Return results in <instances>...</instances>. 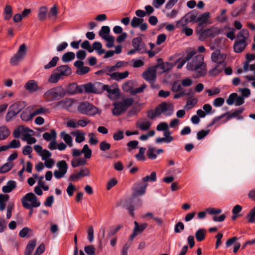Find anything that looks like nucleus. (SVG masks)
<instances>
[{
    "mask_svg": "<svg viewBox=\"0 0 255 255\" xmlns=\"http://www.w3.org/2000/svg\"><path fill=\"white\" fill-rule=\"evenodd\" d=\"M206 64L203 62V57L202 55L196 56L192 62H188L186 68L188 70L194 71L193 77L198 78L206 75Z\"/></svg>",
    "mask_w": 255,
    "mask_h": 255,
    "instance_id": "obj_1",
    "label": "nucleus"
},
{
    "mask_svg": "<svg viewBox=\"0 0 255 255\" xmlns=\"http://www.w3.org/2000/svg\"><path fill=\"white\" fill-rule=\"evenodd\" d=\"M21 203L24 208L29 210V216H30L33 213L32 208L38 207L41 204L36 196L32 192L25 194L21 199Z\"/></svg>",
    "mask_w": 255,
    "mask_h": 255,
    "instance_id": "obj_2",
    "label": "nucleus"
},
{
    "mask_svg": "<svg viewBox=\"0 0 255 255\" xmlns=\"http://www.w3.org/2000/svg\"><path fill=\"white\" fill-rule=\"evenodd\" d=\"M133 102L134 100L132 98L124 99L122 101H115L113 103L114 108L112 110V114L116 116L121 115L131 107Z\"/></svg>",
    "mask_w": 255,
    "mask_h": 255,
    "instance_id": "obj_3",
    "label": "nucleus"
},
{
    "mask_svg": "<svg viewBox=\"0 0 255 255\" xmlns=\"http://www.w3.org/2000/svg\"><path fill=\"white\" fill-rule=\"evenodd\" d=\"M71 69L68 65H61L56 68L55 73L52 74L49 78V82L56 83L64 76H68L71 74Z\"/></svg>",
    "mask_w": 255,
    "mask_h": 255,
    "instance_id": "obj_4",
    "label": "nucleus"
},
{
    "mask_svg": "<svg viewBox=\"0 0 255 255\" xmlns=\"http://www.w3.org/2000/svg\"><path fill=\"white\" fill-rule=\"evenodd\" d=\"M66 94V90L61 86H57L47 91L44 96L49 101L59 100Z\"/></svg>",
    "mask_w": 255,
    "mask_h": 255,
    "instance_id": "obj_5",
    "label": "nucleus"
},
{
    "mask_svg": "<svg viewBox=\"0 0 255 255\" xmlns=\"http://www.w3.org/2000/svg\"><path fill=\"white\" fill-rule=\"evenodd\" d=\"M220 30L219 28L212 27L208 29H203V26L197 27L196 33L199 35L200 40L203 41L209 37L213 38L220 33Z\"/></svg>",
    "mask_w": 255,
    "mask_h": 255,
    "instance_id": "obj_6",
    "label": "nucleus"
},
{
    "mask_svg": "<svg viewBox=\"0 0 255 255\" xmlns=\"http://www.w3.org/2000/svg\"><path fill=\"white\" fill-rule=\"evenodd\" d=\"M79 113L83 115L93 116L98 113V108L88 102H80L77 107Z\"/></svg>",
    "mask_w": 255,
    "mask_h": 255,
    "instance_id": "obj_7",
    "label": "nucleus"
},
{
    "mask_svg": "<svg viewBox=\"0 0 255 255\" xmlns=\"http://www.w3.org/2000/svg\"><path fill=\"white\" fill-rule=\"evenodd\" d=\"M147 184L142 183L140 182L137 183L136 185L133 187V192L132 194V198L128 200V201L129 202L132 200L136 199L139 203L140 202V199L138 198V196L143 195L146 191Z\"/></svg>",
    "mask_w": 255,
    "mask_h": 255,
    "instance_id": "obj_8",
    "label": "nucleus"
},
{
    "mask_svg": "<svg viewBox=\"0 0 255 255\" xmlns=\"http://www.w3.org/2000/svg\"><path fill=\"white\" fill-rule=\"evenodd\" d=\"M173 111V106L171 104L167 105L166 102H162L155 108L154 113L157 116H159L161 113L166 116H170L172 115Z\"/></svg>",
    "mask_w": 255,
    "mask_h": 255,
    "instance_id": "obj_9",
    "label": "nucleus"
},
{
    "mask_svg": "<svg viewBox=\"0 0 255 255\" xmlns=\"http://www.w3.org/2000/svg\"><path fill=\"white\" fill-rule=\"evenodd\" d=\"M226 103L229 105H233L235 103L236 106H239L245 103V99L242 96H238L236 93H233L230 95L226 100Z\"/></svg>",
    "mask_w": 255,
    "mask_h": 255,
    "instance_id": "obj_10",
    "label": "nucleus"
},
{
    "mask_svg": "<svg viewBox=\"0 0 255 255\" xmlns=\"http://www.w3.org/2000/svg\"><path fill=\"white\" fill-rule=\"evenodd\" d=\"M143 78L150 83H154L156 79V70L155 67H149L142 74Z\"/></svg>",
    "mask_w": 255,
    "mask_h": 255,
    "instance_id": "obj_11",
    "label": "nucleus"
},
{
    "mask_svg": "<svg viewBox=\"0 0 255 255\" xmlns=\"http://www.w3.org/2000/svg\"><path fill=\"white\" fill-rule=\"evenodd\" d=\"M27 49H19L17 53L10 58V63L12 65H16L24 58L27 53Z\"/></svg>",
    "mask_w": 255,
    "mask_h": 255,
    "instance_id": "obj_12",
    "label": "nucleus"
},
{
    "mask_svg": "<svg viewBox=\"0 0 255 255\" xmlns=\"http://www.w3.org/2000/svg\"><path fill=\"white\" fill-rule=\"evenodd\" d=\"M24 87L30 93H33L42 90V88L38 85V82L34 80L28 81L25 83Z\"/></svg>",
    "mask_w": 255,
    "mask_h": 255,
    "instance_id": "obj_13",
    "label": "nucleus"
},
{
    "mask_svg": "<svg viewBox=\"0 0 255 255\" xmlns=\"http://www.w3.org/2000/svg\"><path fill=\"white\" fill-rule=\"evenodd\" d=\"M157 64L154 66L156 69H161L160 73H163L172 69L173 65L169 62H163L162 59L158 58L157 60Z\"/></svg>",
    "mask_w": 255,
    "mask_h": 255,
    "instance_id": "obj_14",
    "label": "nucleus"
},
{
    "mask_svg": "<svg viewBox=\"0 0 255 255\" xmlns=\"http://www.w3.org/2000/svg\"><path fill=\"white\" fill-rule=\"evenodd\" d=\"M83 91L82 85L79 86L75 83L70 84L66 90V93L70 95H74L77 93H82Z\"/></svg>",
    "mask_w": 255,
    "mask_h": 255,
    "instance_id": "obj_15",
    "label": "nucleus"
},
{
    "mask_svg": "<svg viewBox=\"0 0 255 255\" xmlns=\"http://www.w3.org/2000/svg\"><path fill=\"white\" fill-rule=\"evenodd\" d=\"M26 102L24 101H18L11 105L9 108L10 110H12L17 115L26 106Z\"/></svg>",
    "mask_w": 255,
    "mask_h": 255,
    "instance_id": "obj_16",
    "label": "nucleus"
},
{
    "mask_svg": "<svg viewBox=\"0 0 255 255\" xmlns=\"http://www.w3.org/2000/svg\"><path fill=\"white\" fill-rule=\"evenodd\" d=\"M226 58V55L220 53V50L217 49L212 54L211 56L212 60L213 62L217 63H222L224 62Z\"/></svg>",
    "mask_w": 255,
    "mask_h": 255,
    "instance_id": "obj_17",
    "label": "nucleus"
},
{
    "mask_svg": "<svg viewBox=\"0 0 255 255\" xmlns=\"http://www.w3.org/2000/svg\"><path fill=\"white\" fill-rule=\"evenodd\" d=\"M139 36L134 38L132 40V46L133 48H146L145 44L143 41L141 36L142 34H139Z\"/></svg>",
    "mask_w": 255,
    "mask_h": 255,
    "instance_id": "obj_18",
    "label": "nucleus"
},
{
    "mask_svg": "<svg viewBox=\"0 0 255 255\" xmlns=\"http://www.w3.org/2000/svg\"><path fill=\"white\" fill-rule=\"evenodd\" d=\"M210 15L209 12H206L198 16L196 19V21L198 22L197 27H202L204 24H206Z\"/></svg>",
    "mask_w": 255,
    "mask_h": 255,
    "instance_id": "obj_19",
    "label": "nucleus"
},
{
    "mask_svg": "<svg viewBox=\"0 0 255 255\" xmlns=\"http://www.w3.org/2000/svg\"><path fill=\"white\" fill-rule=\"evenodd\" d=\"M16 187V183L13 180L8 181L6 185L3 186L2 188V191L5 193H7L11 192Z\"/></svg>",
    "mask_w": 255,
    "mask_h": 255,
    "instance_id": "obj_20",
    "label": "nucleus"
},
{
    "mask_svg": "<svg viewBox=\"0 0 255 255\" xmlns=\"http://www.w3.org/2000/svg\"><path fill=\"white\" fill-rule=\"evenodd\" d=\"M107 88H105V91H107L109 94L108 95V97L112 99V96H114L115 97H119L120 96V89L118 88H111V86H109L108 85H106Z\"/></svg>",
    "mask_w": 255,
    "mask_h": 255,
    "instance_id": "obj_21",
    "label": "nucleus"
},
{
    "mask_svg": "<svg viewBox=\"0 0 255 255\" xmlns=\"http://www.w3.org/2000/svg\"><path fill=\"white\" fill-rule=\"evenodd\" d=\"M73 100L72 99H66L59 101L57 103V106H60L62 108L69 110L72 106L73 103Z\"/></svg>",
    "mask_w": 255,
    "mask_h": 255,
    "instance_id": "obj_22",
    "label": "nucleus"
},
{
    "mask_svg": "<svg viewBox=\"0 0 255 255\" xmlns=\"http://www.w3.org/2000/svg\"><path fill=\"white\" fill-rule=\"evenodd\" d=\"M226 64L224 62H223L222 63H218L215 67L209 71L210 75L213 76L218 74L223 70Z\"/></svg>",
    "mask_w": 255,
    "mask_h": 255,
    "instance_id": "obj_23",
    "label": "nucleus"
},
{
    "mask_svg": "<svg viewBox=\"0 0 255 255\" xmlns=\"http://www.w3.org/2000/svg\"><path fill=\"white\" fill-rule=\"evenodd\" d=\"M198 15V11L194 9L188 13H187L185 15V17H186L188 21L189 22H197L196 19L197 18V16Z\"/></svg>",
    "mask_w": 255,
    "mask_h": 255,
    "instance_id": "obj_24",
    "label": "nucleus"
},
{
    "mask_svg": "<svg viewBox=\"0 0 255 255\" xmlns=\"http://www.w3.org/2000/svg\"><path fill=\"white\" fill-rule=\"evenodd\" d=\"M51 133L46 132L43 134V138L46 141H50L52 139H55L57 136L56 130L54 129H52L50 130Z\"/></svg>",
    "mask_w": 255,
    "mask_h": 255,
    "instance_id": "obj_25",
    "label": "nucleus"
},
{
    "mask_svg": "<svg viewBox=\"0 0 255 255\" xmlns=\"http://www.w3.org/2000/svg\"><path fill=\"white\" fill-rule=\"evenodd\" d=\"M35 246L36 241L35 240L30 241L26 247L24 253L25 255H31Z\"/></svg>",
    "mask_w": 255,
    "mask_h": 255,
    "instance_id": "obj_26",
    "label": "nucleus"
},
{
    "mask_svg": "<svg viewBox=\"0 0 255 255\" xmlns=\"http://www.w3.org/2000/svg\"><path fill=\"white\" fill-rule=\"evenodd\" d=\"M206 230L205 229H199L195 233V238L197 241L201 242L205 239Z\"/></svg>",
    "mask_w": 255,
    "mask_h": 255,
    "instance_id": "obj_27",
    "label": "nucleus"
},
{
    "mask_svg": "<svg viewBox=\"0 0 255 255\" xmlns=\"http://www.w3.org/2000/svg\"><path fill=\"white\" fill-rule=\"evenodd\" d=\"M94 84L96 94H102L105 91V88H107V85H104L101 82H95Z\"/></svg>",
    "mask_w": 255,
    "mask_h": 255,
    "instance_id": "obj_28",
    "label": "nucleus"
},
{
    "mask_svg": "<svg viewBox=\"0 0 255 255\" xmlns=\"http://www.w3.org/2000/svg\"><path fill=\"white\" fill-rule=\"evenodd\" d=\"M12 15V9L11 5L6 4L4 8V19L9 20Z\"/></svg>",
    "mask_w": 255,
    "mask_h": 255,
    "instance_id": "obj_29",
    "label": "nucleus"
},
{
    "mask_svg": "<svg viewBox=\"0 0 255 255\" xmlns=\"http://www.w3.org/2000/svg\"><path fill=\"white\" fill-rule=\"evenodd\" d=\"M94 83H88L82 85V88L85 90V93L96 94Z\"/></svg>",
    "mask_w": 255,
    "mask_h": 255,
    "instance_id": "obj_30",
    "label": "nucleus"
},
{
    "mask_svg": "<svg viewBox=\"0 0 255 255\" xmlns=\"http://www.w3.org/2000/svg\"><path fill=\"white\" fill-rule=\"evenodd\" d=\"M75 54L73 52H67L64 54L62 57V60L64 63L69 62L74 59Z\"/></svg>",
    "mask_w": 255,
    "mask_h": 255,
    "instance_id": "obj_31",
    "label": "nucleus"
},
{
    "mask_svg": "<svg viewBox=\"0 0 255 255\" xmlns=\"http://www.w3.org/2000/svg\"><path fill=\"white\" fill-rule=\"evenodd\" d=\"M10 134V130L5 126L0 127V140L6 139Z\"/></svg>",
    "mask_w": 255,
    "mask_h": 255,
    "instance_id": "obj_32",
    "label": "nucleus"
},
{
    "mask_svg": "<svg viewBox=\"0 0 255 255\" xmlns=\"http://www.w3.org/2000/svg\"><path fill=\"white\" fill-rule=\"evenodd\" d=\"M156 181V174L155 171H153L151 173L150 175H147L145 177L142 178L141 182L142 183L147 184L148 181L155 182Z\"/></svg>",
    "mask_w": 255,
    "mask_h": 255,
    "instance_id": "obj_33",
    "label": "nucleus"
},
{
    "mask_svg": "<svg viewBox=\"0 0 255 255\" xmlns=\"http://www.w3.org/2000/svg\"><path fill=\"white\" fill-rule=\"evenodd\" d=\"M86 163V160L83 158H79L78 159H73L71 161V165L73 168L84 165Z\"/></svg>",
    "mask_w": 255,
    "mask_h": 255,
    "instance_id": "obj_34",
    "label": "nucleus"
},
{
    "mask_svg": "<svg viewBox=\"0 0 255 255\" xmlns=\"http://www.w3.org/2000/svg\"><path fill=\"white\" fill-rule=\"evenodd\" d=\"M60 136L70 147L72 146V138L69 134L63 131L60 133Z\"/></svg>",
    "mask_w": 255,
    "mask_h": 255,
    "instance_id": "obj_35",
    "label": "nucleus"
},
{
    "mask_svg": "<svg viewBox=\"0 0 255 255\" xmlns=\"http://www.w3.org/2000/svg\"><path fill=\"white\" fill-rule=\"evenodd\" d=\"M48 9L46 6H43L39 8L38 17L40 20H44L46 17Z\"/></svg>",
    "mask_w": 255,
    "mask_h": 255,
    "instance_id": "obj_36",
    "label": "nucleus"
},
{
    "mask_svg": "<svg viewBox=\"0 0 255 255\" xmlns=\"http://www.w3.org/2000/svg\"><path fill=\"white\" fill-rule=\"evenodd\" d=\"M127 37L128 34L125 32L120 34V35L117 37L116 40V42L119 44L115 46L114 48H123V46L121 44L125 40Z\"/></svg>",
    "mask_w": 255,
    "mask_h": 255,
    "instance_id": "obj_37",
    "label": "nucleus"
},
{
    "mask_svg": "<svg viewBox=\"0 0 255 255\" xmlns=\"http://www.w3.org/2000/svg\"><path fill=\"white\" fill-rule=\"evenodd\" d=\"M122 227L121 225H118L116 228L111 227L107 235V239H109L114 236Z\"/></svg>",
    "mask_w": 255,
    "mask_h": 255,
    "instance_id": "obj_38",
    "label": "nucleus"
},
{
    "mask_svg": "<svg viewBox=\"0 0 255 255\" xmlns=\"http://www.w3.org/2000/svg\"><path fill=\"white\" fill-rule=\"evenodd\" d=\"M151 125V123L147 121H144L142 123H140L138 122L136 123V127L142 130L148 129L150 128Z\"/></svg>",
    "mask_w": 255,
    "mask_h": 255,
    "instance_id": "obj_39",
    "label": "nucleus"
},
{
    "mask_svg": "<svg viewBox=\"0 0 255 255\" xmlns=\"http://www.w3.org/2000/svg\"><path fill=\"white\" fill-rule=\"evenodd\" d=\"M223 115H225V117H226V119L224 123L233 118H238V119L239 120L243 119V117L242 116H240L238 113H236V111L232 114H230V112H227Z\"/></svg>",
    "mask_w": 255,
    "mask_h": 255,
    "instance_id": "obj_40",
    "label": "nucleus"
},
{
    "mask_svg": "<svg viewBox=\"0 0 255 255\" xmlns=\"http://www.w3.org/2000/svg\"><path fill=\"white\" fill-rule=\"evenodd\" d=\"M145 150L146 148L145 147H141L139 148L138 153L135 155V157L137 160L144 161L146 160V157L144 155Z\"/></svg>",
    "mask_w": 255,
    "mask_h": 255,
    "instance_id": "obj_41",
    "label": "nucleus"
},
{
    "mask_svg": "<svg viewBox=\"0 0 255 255\" xmlns=\"http://www.w3.org/2000/svg\"><path fill=\"white\" fill-rule=\"evenodd\" d=\"M103 39L105 40L107 43L106 45V47L108 48H112L115 47L114 46V42L115 40V37L112 35H110L108 36H103Z\"/></svg>",
    "mask_w": 255,
    "mask_h": 255,
    "instance_id": "obj_42",
    "label": "nucleus"
},
{
    "mask_svg": "<svg viewBox=\"0 0 255 255\" xmlns=\"http://www.w3.org/2000/svg\"><path fill=\"white\" fill-rule=\"evenodd\" d=\"M57 166L59 169V171L66 173L68 169V165L65 160H61L58 161L57 163Z\"/></svg>",
    "mask_w": 255,
    "mask_h": 255,
    "instance_id": "obj_43",
    "label": "nucleus"
},
{
    "mask_svg": "<svg viewBox=\"0 0 255 255\" xmlns=\"http://www.w3.org/2000/svg\"><path fill=\"white\" fill-rule=\"evenodd\" d=\"M13 163L7 162L0 167V173H5L9 171L13 167Z\"/></svg>",
    "mask_w": 255,
    "mask_h": 255,
    "instance_id": "obj_44",
    "label": "nucleus"
},
{
    "mask_svg": "<svg viewBox=\"0 0 255 255\" xmlns=\"http://www.w3.org/2000/svg\"><path fill=\"white\" fill-rule=\"evenodd\" d=\"M246 37L242 39H237L235 41L233 48H236V46H243V48H246L247 46Z\"/></svg>",
    "mask_w": 255,
    "mask_h": 255,
    "instance_id": "obj_45",
    "label": "nucleus"
},
{
    "mask_svg": "<svg viewBox=\"0 0 255 255\" xmlns=\"http://www.w3.org/2000/svg\"><path fill=\"white\" fill-rule=\"evenodd\" d=\"M156 149L154 147H149L147 150L146 154L148 158L151 160L155 159L157 157V155L155 153Z\"/></svg>",
    "mask_w": 255,
    "mask_h": 255,
    "instance_id": "obj_46",
    "label": "nucleus"
},
{
    "mask_svg": "<svg viewBox=\"0 0 255 255\" xmlns=\"http://www.w3.org/2000/svg\"><path fill=\"white\" fill-rule=\"evenodd\" d=\"M82 153L84 154L85 158L89 159L92 155V150L87 144H85L81 150Z\"/></svg>",
    "mask_w": 255,
    "mask_h": 255,
    "instance_id": "obj_47",
    "label": "nucleus"
},
{
    "mask_svg": "<svg viewBox=\"0 0 255 255\" xmlns=\"http://www.w3.org/2000/svg\"><path fill=\"white\" fill-rule=\"evenodd\" d=\"M132 198V195L129 197V198H127L126 200H125V203L124 204V207H126L127 206H128V205H132L133 206H140L142 204V201L140 199V202L139 203L136 199H134L133 200H132L131 202H128V201L130 199Z\"/></svg>",
    "mask_w": 255,
    "mask_h": 255,
    "instance_id": "obj_48",
    "label": "nucleus"
},
{
    "mask_svg": "<svg viewBox=\"0 0 255 255\" xmlns=\"http://www.w3.org/2000/svg\"><path fill=\"white\" fill-rule=\"evenodd\" d=\"M110 28L108 26H103L99 31V35L103 38V36H110Z\"/></svg>",
    "mask_w": 255,
    "mask_h": 255,
    "instance_id": "obj_49",
    "label": "nucleus"
},
{
    "mask_svg": "<svg viewBox=\"0 0 255 255\" xmlns=\"http://www.w3.org/2000/svg\"><path fill=\"white\" fill-rule=\"evenodd\" d=\"M249 223H254L255 222V206L251 209L249 214L246 216Z\"/></svg>",
    "mask_w": 255,
    "mask_h": 255,
    "instance_id": "obj_50",
    "label": "nucleus"
},
{
    "mask_svg": "<svg viewBox=\"0 0 255 255\" xmlns=\"http://www.w3.org/2000/svg\"><path fill=\"white\" fill-rule=\"evenodd\" d=\"M146 87V85L145 84H143L141 85L140 87L135 89H133V90L130 91V95H135L137 93H142L143 92Z\"/></svg>",
    "mask_w": 255,
    "mask_h": 255,
    "instance_id": "obj_51",
    "label": "nucleus"
},
{
    "mask_svg": "<svg viewBox=\"0 0 255 255\" xmlns=\"http://www.w3.org/2000/svg\"><path fill=\"white\" fill-rule=\"evenodd\" d=\"M123 90L126 92H129L133 90L132 88V82L131 81H129L125 83L123 85Z\"/></svg>",
    "mask_w": 255,
    "mask_h": 255,
    "instance_id": "obj_52",
    "label": "nucleus"
},
{
    "mask_svg": "<svg viewBox=\"0 0 255 255\" xmlns=\"http://www.w3.org/2000/svg\"><path fill=\"white\" fill-rule=\"evenodd\" d=\"M90 70V68L87 66H83L79 69H77L76 73L79 75H83L88 73Z\"/></svg>",
    "mask_w": 255,
    "mask_h": 255,
    "instance_id": "obj_53",
    "label": "nucleus"
},
{
    "mask_svg": "<svg viewBox=\"0 0 255 255\" xmlns=\"http://www.w3.org/2000/svg\"><path fill=\"white\" fill-rule=\"evenodd\" d=\"M58 59L59 58L58 57H54L47 64L45 65L44 68L45 69H48L51 67H54L56 65Z\"/></svg>",
    "mask_w": 255,
    "mask_h": 255,
    "instance_id": "obj_54",
    "label": "nucleus"
},
{
    "mask_svg": "<svg viewBox=\"0 0 255 255\" xmlns=\"http://www.w3.org/2000/svg\"><path fill=\"white\" fill-rule=\"evenodd\" d=\"M84 251L88 255H95V248L93 245H89L85 247Z\"/></svg>",
    "mask_w": 255,
    "mask_h": 255,
    "instance_id": "obj_55",
    "label": "nucleus"
},
{
    "mask_svg": "<svg viewBox=\"0 0 255 255\" xmlns=\"http://www.w3.org/2000/svg\"><path fill=\"white\" fill-rule=\"evenodd\" d=\"M249 35V31L247 29H243L237 34V39H242L246 37L247 39Z\"/></svg>",
    "mask_w": 255,
    "mask_h": 255,
    "instance_id": "obj_56",
    "label": "nucleus"
},
{
    "mask_svg": "<svg viewBox=\"0 0 255 255\" xmlns=\"http://www.w3.org/2000/svg\"><path fill=\"white\" fill-rule=\"evenodd\" d=\"M99 148L101 150L105 151L110 149L111 144L104 140L100 142Z\"/></svg>",
    "mask_w": 255,
    "mask_h": 255,
    "instance_id": "obj_57",
    "label": "nucleus"
},
{
    "mask_svg": "<svg viewBox=\"0 0 255 255\" xmlns=\"http://www.w3.org/2000/svg\"><path fill=\"white\" fill-rule=\"evenodd\" d=\"M210 129H207L206 130H201L197 132V138L198 140H201L203 139L207 135H208L210 132Z\"/></svg>",
    "mask_w": 255,
    "mask_h": 255,
    "instance_id": "obj_58",
    "label": "nucleus"
},
{
    "mask_svg": "<svg viewBox=\"0 0 255 255\" xmlns=\"http://www.w3.org/2000/svg\"><path fill=\"white\" fill-rule=\"evenodd\" d=\"M183 89L182 85L179 84L178 81H176L173 82L172 86V90L174 92H178L182 91Z\"/></svg>",
    "mask_w": 255,
    "mask_h": 255,
    "instance_id": "obj_59",
    "label": "nucleus"
},
{
    "mask_svg": "<svg viewBox=\"0 0 255 255\" xmlns=\"http://www.w3.org/2000/svg\"><path fill=\"white\" fill-rule=\"evenodd\" d=\"M138 144V141L137 140H131L129 141L127 143V146L128 147V151H130L133 149L137 148Z\"/></svg>",
    "mask_w": 255,
    "mask_h": 255,
    "instance_id": "obj_60",
    "label": "nucleus"
},
{
    "mask_svg": "<svg viewBox=\"0 0 255 255\" xmlns=\"http://www.w3.org/2000/svg\"><path fill=\"white\" fill-rule=\"evenodd\" d=\"M225 102L224 99L221 97H219L214 100L213 104V106L218 107L222 106Z\"/></svg>",
    "mask_w": 255,
    "mask_h": 255,
    "instance_id": "obj_61",
    "label": "nucleus"
},
{
    "mask_svg": "<svg viewBox=\"0 0 255 255\" xmlns=\"http://www.w3.org/2000/svg\"><path fill=\"white\" fill-rule=\"evenodd\" d=\"M24 140H26L28 144L35 143L36 142V139L35 137H31L28 133L24 135Z\"/></svg>",
    "mask_w": 255,
    "mask_h": 255,
    "instance_id": "obj_62",
    "label": "nucleus"
},
{
    "mask_svg": "<svg viewBox=\"0 0 255 255\" xmlns=\"http://www.w3.org/2000/svg\"><path fill=\"white\" fill-rule=\"evenodd\" d=\"M20 142L18 140L13 139L8 144L9 148H17L20 146Z\"/></svg>",
    "mask_w": 255,
    "mask_h": 255,
    "instance_id": "obj_63",
    "label": "nucleus"
},
{
    "mask_svg": "<svg viewBox=\"0 0 255 255\" xmlns=\"http://www.w3.org/2000/svg\"><path fill=\"white\" fill-rule=\"evenodd\" d=\"M124 137V132L122 130H118L113 135V138L115 140L118 141L122 139Z\"/></svg>",
    "mask_w": 255,
    "mask_h": 255,
    "instance_id": "obj_64",
    "label": "nucleus"
}]
</instances>
